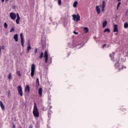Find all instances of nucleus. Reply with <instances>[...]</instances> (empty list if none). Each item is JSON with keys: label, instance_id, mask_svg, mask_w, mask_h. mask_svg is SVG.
Wrapping results in <instances>:
<instances>
[{"label": "nucleus", "instance_id": "obj_1", "mask_svg": "<svg viewBox=\"0 0 128 128\" xmlns=\"http://www.w3.org/2000/svg\"><path fill=\"white\" fill-rule=\"evenodd\" d=\"M33 114L36 118H38L40 116V112H38V109L36 106V103L34 102V106L33 109Z\"/></svg>", "mask_w": 128, "mask_h": 128}, {"label": "nucleus", "instance_id": "obj_2", "mask_svg": "<svg viewBox=\"0 0 128 128\" xmlns=\"http://www.w3.org/2000/svg\"><path fill=\"white\" fill-rule=\"evenodd\" d=\"M34 70H36V65L33 64L31 66V76L34 78Z\"/></svg>", "mask_w": 128, "mask_h": 128}, {"label": "nucleus", "instance_id": "obj_3", "mask_svg": "<svg viewBox=\"0 0 128 128\" xmlns=\"http://www.w3.org/2000/svg\"><path fill=\"white\" fill-rule=\"evenodd\" d=\"M72 16L74 20H75V22H78V20H80V16L79 14H77V15L73 14V15H72Z\"/></svg>", "mask_w": 128, "mask_h": 128}, {"label": "nucleus", "instance_id": "obj_4", "mask_svg": "<svg viewBox=\"0 0 128 128\" xmlns=\"http://www.w3.org/2000/svg\"><path fill=\"white\" fill-rule=\"evenodd\" d=\"M18 90L19 94L20 96H22V86H18Z\"/></svg>", "mask_w": 128, "mask_h": 128}, {"label": "nucleus", "instance_id": "obj_5", "mask_svg": "<svg viewBox=\"0 0 128 128\" xmlns=\"http://www.w3.org/2000/svg\"><path fill=\"white\" fill-rule=\"evenodd\" d=\"M10 16L12 20H14L15 18H16V14L14 12H11L10 14Z\"/></svg>", "mask_w": 128, "mask_h": 128}, {"label": "nucleus", "instance_id": "obj_6", "mask_svg": "<svg viewBox=\"0 0 128 128\" xmlns=\"http://www.w3.org/2000/svg\"><path fill=\"white\" fill-rule=\"evenodd\" d=\"M20 38H21V44L24 48V37L22 36V34L20 33Z\"/></svg>", "mask_w": 128, "mask_h": 128}, {"label": "nucleus", "instance_id": "obj_7", "mask_svg": "<svg viewBox=\"0 0 128 128\" xmlns=\"http://www.w3.org/2000/svg\"><path fill=\"white\" fill-rule=\"evenodd\" d=\"M106 3L105 1H102V5H100V8H102V12H104V8H106Z\"/></svg>", "mask_w": 128, "mask_h": 128}, {"label": "nucleus", "instance_id": "obj_8", "mask_svg": "<svg viewBox=\"0 0 128 128\" xmlns=\"http://www.w3.org/2000/svg\"><path fill=\"white\" fill-rule=\"evenodd\" d=\"M38 92L40 98L42 97V88H40L38 90Z\"/></svg>", "mask_w": 128, "mask_h": 128}, {"label": "nucleus", "instance_id": "obj_9", "mask_svg": "<svg viewBox=\"0 0 128 128\" xmlns=\"http://www.w3.org/2000/svg\"><path fill=\"white\" fill-rule=\"evenodd\" d=\"M38 86H40V80H38V78H36V88H38Z\"/></svg>", "mask_w": 128, "mask_h": 128}, {"label": "nucleus", "instance_id": "obj_10", "mask_svg": "<svg viewBox=\"0 0 128 128\" xmlns=\"http://www.w3.org/2000/svg\"><path fill=\"white\" fill-rule=\"evenodd\" d=\"M96 10L98 14H100V6H96Z\"/></svg>", "mask_w": 128, "mask_h": 128}, {"label": "nucleus", "instance_id": "obj_11", "mask_svg": "<svg viewBox=\"0 0 128 128\" xmlns=\"http://www.w3.org/2000/svg\"><path fill=\"white\" fill-rule=\"evenodd\" d=\"M114 32H118V25L117 24H115L114 25V30H113Z\"/></svg>", "mask_w": 128, "mask_h": 128}, {"label": "nucleus", "instance_id": "obj_12", "mask_svg": "<svg viewBox=\"0 0 128 128\" xmlns=\"http://www.w3.org/2000/svg\"><path fill=\"white\" fill-rule=\"evenodd\" d=\"M14 38L16 42H18V34H15L14 36Z\"/></svg>", "mask_w": 128, "mask_h": 128}, {"label": "nucleus", "instance_id": "obj_13", "mask_svg": "<svg viewBox=\"0 0 128 128\" xmlns=\"http://www.w3.org/2000/svg\"><path fill=\"white\" fill-rule=\"evenodd\" d=\"M30 86L26 85L24 89L25 92H28L30 94Z\"/></svg>", "mask_w": 128, "mask_h": 128}, {"label": "nucleus", "instance_id": "obj_14", "mask_svg": "<svg viewBox=\"0 0 128 128\" xmlns=\"http://www.w3.org/2000/svg\"><path fill=\"white\" fill-rule=\"evenodd\" d=\"M32 50V47L30 46V44L28 43V46L27 47V52H30V50Z\"/></svg>", "mask_w": 128, "mask_h": 128}, {"label": "nucleus", "instance_id": "obj_15", "mask_svg": "<svg viewBox=\"0 0 128 128\" xmlns=\"http://www.w3.org/2000/svg\"><path fill=\"white\" fill-rule=\"evenodd\" d=\"M0 106L2 109V110H4V106L2 104V102L0 101Z\"/></svg>", "mask_w": 128, "mask_h": 128}, {"label": "nucleus", "instance_id": "obj_16", "mask_svg": "<svg viewBox=\"0 0 128 128\" xmlns=\"http://www.w3.org/2000/svg\"><path fill=\"white\" fill-rule=\"evenodd\" d=\"M106 24H108V21H106V20H105L102 23V28H106Z\"/></svg>", "mask_w": 128, "mask_h": 128}, {"label": "nucleus", "instance_id": "obj_17", "mask_svg": "<svg viewBox=\"0 0 128 128\" xmlns=\"http://www.w3.org/2000/svg\"><path fill=\"white\" fill-rule=\"evenodd\" d=\"M84 30L85 34H88V28L87 27H84Z\"/></svg>", "mask_w": 128, "mask_h": 128}, {"label": "nucleus", "instance_id": "obj_18", "mask_svg": "<svg viewBox=\"0 0 128 128\" xmlns=\"http://www.w3.org/2000/svg\"><path fill=\"white\" fill-rule=\"evenodd\" d=\"M20 17H17V18L16 20V24H20Z\"/></svg>", "mask_w": 128, "mask_h": 128}, {"label": "nucleus", "instance_id": "obj_19", "mask_svg": "<svg viewBox=\"0 0 128 128\" xmlns=\"http://www.w3.org/2000/svg\"><path fill=\"white\" fill-rule=\"evenodd\" d=\"M118 0V4L117 5V10H118V8H120V4H122L120 2L122 0Z\"/></svg>", "mask_w": 128, "mask_h": 128}, {"label": "nucleus", "instance_id": "obj_20", "mask_svg": "<svg viewBox=\"0 0 128 128\" xmlns=\"http://www.w3.org/2000/svg\"><path fill=\"white\" fill-rule=\"evenodd\" d=\"M44 58H48V52L45 51L44 52Z\"/></svg>", "mask_w": 128, "mask_h": 128}, {"label": "nucleus", "instance_id": "obj_21", "mask_svg": "<svg viewBox=\"0 0 128 128\" xmlns=\"http://www.w3.org/2000/svg\"><path fill=\"white\" fill-rule=\"evenodd\" d=\"M76 6H78V1H75L73 4L74 8H76Z\"/></svg>", "mask_w": 128, "mask_h": 128}, {"label": "nucleus", "instance_id": "obj_22", "mask_svg": "<svg viewBox=\"0 0 128 128\" xmlns=\"http://www.w3.org/2000/svg\"><path fill=\"white\" fill-rule=\"evenodd\" d=\"M110 32V28H106V29H105L104 30V32Z\"/></svg>", "mask_w": 128, "mask_h": 128}, {"label": "nucleus", "instance_id": "obj_23", "mask_svg": "<svg viewBox=\"0 0 128 128\" xmlns=\"http://www.w3.org/2000/svg\"><path fill=\"white\" fill-rule=\"evenodd\" d=\"M38 58L40 59H42V58H44V53H43V52H41V54H40V55Z\"/></svg>", "mask_w": 128, "mask_h": 128}, {"label": "nucleus", "instance_id": "obj_24", "mask_svg": "<svg viewBox=\"0 0 128 128\" xmlns=\"http://www.w3.org/2000/svg\"><path fill=\"white\" fill-rule=\"evenodd\" d=\"M124 28H128V22H125L124 24Z\"/></svg>", "mask_w": 128, "mask_h": 128}, {"label": "nucleus", "instance_id": "obj_25", "mask_svg": "<svg viewBox=\"0 0 128 128\" xmlns=\"http://www.w3.org/2000/svg\"><path fill=\"white\" fill-rule=\"evenodd\" d=\"M8 78L9 80H12V73H9L8 75Z\"/></svg>", "mask_w": 128, "mask_h": 128}, {"label": "nucleus", "instance_id": "obj_26", "mask_svg": "<svg viewBox=\"0 0 128 128\" xmlns=\"http://www.w3.org/2000/svg\"><path fill=\"white\" fill-rule=\"evenodd\" d=\"M45 58L44 62L46 64H48V57L44 58Z\"/></svg>", "mask_w": 128, "mask_h": 128}, {"label": "nucleus", "instance_id": "obj_27", "mask_svg": "<svg viewBox=\"0 0 128 128\" xmlns=\"http://www.w3.org/2000/svg\"><path fill=\"white\" fill-rule=\"evenodd\" d=\"M114 56V52H112V54H110V58H112V57Z\"/></svg>", "mask_w": 128, "mask_h": 128}, {"label": "nucleus", "instance_id": "obj_28", "mask_svg": "<svg viewBox=\"0 0 128 128\" xmlns=\"http://www.w3.org/2000/svg\"><path fill=\"white\" fill-rule=\"evenodd\" d=\"M10 32H14V27L12 28Z\"/></svg>", "mask_w": 128, "mask_h": 128}, {"label": "nucleus", "instance_id": "obj_29", "mask_svg": "<svg viewBox=\"0 0 128 128\" xmlns=\"http://www.w3.org/2000/svg\"><path fill=\"white\" fill-rule=\"evenodd\" d=\"M4 27L5 28H8V24H6V22L4 23Z\"/></svg>", "mask_w": 128, "mask_h": 128}, {"label": "nucleus", "instance_id": "obj_30", "mask_svg": "<svg viewBox=\"0 0 128 128\" xmlns=\"http://www.w3.org/2000/svg\"><path fill=\"white\" fill-rule=\"evenodd\" d=\"M58 4L60 6L62 4V0H58Z\"/></svg>", "mask_w": 128, "mask_h": 128}, {"label": "nucleus", "instance_id": "obj_31", "mask_svg": "<svg viewBox=\"0 0 128 128\" xmlns=\"http://www.w3.org/2000/svg\"><path fill=\"white\" fill-rule=\"evenodd\" d=\"M36 52H38V48H35V50H34V56H36Z\"/></svg>", "mask_w": 128, "mask_h": 128}, {"label": "nucleus", "instance_id": "obj_32", "mask_svg": "<svg viewBox=\"0 0 128 128\" xmlns=\"http://www.w3.org/2000/svg\"><path fill=\"white\" fill-rule=\"evenodd\" d=\"M17 74H18L19 76H22V74H20V71L17 72Z\"/></svg>", "mask_w": 128, "mask_h": 128}, {"label": "nucleus", "instance_id": "obj_33", "mask_svg": "<svg viewBox=\"0 0 128 128\" xmlns=\"http://www.w3.org/2000/svg\"><path fill=\"white\" fill-rule=\"evenodd\" d=\"M73 34H78V32H76V31H74Z\"/></svg>", "mask_w": 128, "mask_h": 128}, {"label": "nucleus", "instance_id": "obj_34", "mask_svg": "<svg viewBox=\"0 0 128 128\" xmlns=\"http://www.w3.org/2000/svg\"><path fill=\"white\" fill-rule=\"evenodd\" d=\"M8 96H10V90L8 91Z\"/></svg>", "mask_w": 128, "mask_h": 128}, {"label": "nucleus", "instance_id": "obj_35", "mask_svg": "<svg viewBox=\"0 0 128 128\" xmlns=\"http://www.w3.org/2000/svg\"><path fill=\"white\" fill-rule=\"evenodd\" d=\"M104 46H106V44H104L102 46V48H104Z\"/></svg>", "mask_w": 128, "mask_h": 128}, {"label": "nucleus", "instance_id": "obj_36", "mask_svg": "<svg viewBox=\"0 0 128 128\" xmlns=\"http://www.w3.org/2000/svg\"><path fill=\"white\" fill-rule=\"evenodd\" d=\"M16 16H17V18H20V14H18V13L16 14Z\"/></svg>", "mask_w": 128, "mask_h": 128}, {"label": "nucleus", "instance_id": "obj_37", "mask_svg": "<svg viewBox=\"0 0 128 128\" xmlns=\"http://www.w3.org/2000/svg\"><path fill=\"white\" fill-rule=\"evenodd\" d=\"M29 128H32V125H30L29 126Z\"/></svg>", "mask_w": 128, "mask_h": 128}, {"label": "nucleus", "instance_id": "obj_38", "mask_svg": "<svg viewBox=\"0 0 128 128\" xmlns=\"http://www.w3.org/2000/svg\"><path fill=\"white\" fill-rule=\"evenodd\" d=\"M12 128H16V126L14 124L13 125Z\"/></svg>", "mask_w": 128, "mask_h": 128}, {"label": "nucleus", "instance_id": "obj_39", "mask_svg": "<svg viewBox=\"0 0 128 128\" xmlns=\"http://www.w3.org/2000/svg\"><path fill=\"white\" fill-rule=\"evenodd\" d=\"M2 49L4 50V46H2Z\"/></svg>", "mask_w": 128, "mask_h": 128}, {"label": "nucleus", "instance_id": "obj_40", "mask_svg": "<svg viewBox=\"0 0 128 128\" xmlns=\"http://www.w3.org/2000/svg\"><path fill=\"white\" fill-rule=\"evenodd\" d=\"M8 0H5L6 2H8Z\"/></svg>", "mask_w": 128, "mask_h": 128}, {"label": "nucleus", "instance_id": "obj_41", "mask_svg": "<svg viewBox=\"0 0 128 128\" xmlns=\"http://www.w3.org/2000/svg\"><path fill=\"white\" fill-rule=\"evenodd\" d=\"M2 2H4V0H2Z\"/></svg>", "mask_w": 128, "mask_h": 128}, {"label": "nucleus", "instance_id": "obj_42", "mask_svg": "<svg viewBox=\"0 0 128 128\" xmlns=\"http://www.w3.org/2000/svg\"><path fill=\"white\" fill-rule=\"evenodd\" d=\"M126 14H128V11H126Z\"/></svg>", "mask_w": 128, "mask_h": 128}, {"label": "nucleus", "instance_id": "obj_43", "mask_svg": "<svg viewBox=\"0 0 128 128\" xmlns=\"http://www.w3.org/2000/svg\"><path fill=\"white\" fill-rule=\"evenodd\" d=\"M122 68H124V66H122Z\"/></svg>", "mask_w": 128, "mask_h": 128}, {"label": "nucleus", "instance_id": "obj_44", "mask_svg": "<svg viewBox=\"0 0 128 128\" xmlns=\"http://www.w3.org/2000/svg\"><path fill=\"white\" fill-rule=\"evenodd\" d=\"M1 49L0 48V52Z\"/></svg>", "mask_w": 128, "mask_h": 128}, {"label": "nucleus", "instance_id": "obj_45", "mask_svg": "<svg viewBox=\"0 0 128 128\" xmlns=\"http://www.w3.org/2000/svg\"><path fill=\"white\" fill-rule=\"evenodd\" d=\"M50 60H52V58H51V59H50Z\"/></svg>", "mask_w": 128, "mask_h": 128}, {"label": "nucleus", "instance_id": "obj_46", "mask_svg": "<svg viewBox=\"0 0 128 128\" xmlns=\"http://www.w3.org/2000/svg\"><path fill=\"white\" fill-rule=\"evenodd\" d=\"M50 60H52V58H51V59H50Z\"/></svg>", "mask_w": 128, "mask_h": 128}]
</instances>
